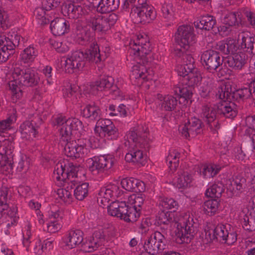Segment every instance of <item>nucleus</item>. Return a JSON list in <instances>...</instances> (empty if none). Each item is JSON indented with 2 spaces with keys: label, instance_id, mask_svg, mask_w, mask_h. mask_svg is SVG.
<instances>
[{
  "label": "nucleus",
  "instance_id": "3",
  "mask_svg": "<svg viewBox=\"0 0 255 255\" xmlns=\"http://www.w3.org/2000/svg\"><path fill=\"white\" fill-rule=\"evenodd\" d=\"M85 60L98 63L101 61L99 47L94 42L85 53L81 51H76L69 54L66 59L62 61V66L66 72L72 73L83 68Z\"/></svg>",
  "mask_w": 255,
  "mask_h": 255
},
{
  "label": "nucleus",
  "instance_id": "11",
  "mask_svg": "<svg viewBox=\"0 0 255 255\" xmlns=\"http://www.w3.org/2000/svg\"><path fill=\"white\" fill-rule=\"evenodd\" d=\"M116 161L111 154L95 156L88 160V167L92 172H103L111 169Z\"/></svg>",
  "mask_w": 255,
  "mask_h": 255
},
{
  "label": "nucleus",
  "instance_id": "24",
  "mask_svg": "<svg viewBox=\"0 0 255 255\" xmlns=\"http://www.w3.org/2000/svg\"><path fill=\"white\" fill-rule=\"evenodd\" d=\"M228 162H225L224 164H222L221 162L219 164L214 163H204L201 164L199 167V174L205 179H208L213 177L224 166L227 165Z\"/></svg>",
  "mask_w": 255,
  "mask_h": 255
},
{
  "label": "nucleus",
  "instance_id": "48",
  "mask_svg": "<svg viewBox=\"0 0 255 255\" xmlns=\"http://www.w3.org/2000/svg\"><path fill=\"white\" fill-rule=\"evenodd\" d=\"M184 79L187 81L186 84L188 87H194L200 83L202 77L200 72L195 68Z\"/></svg>",
  "mask_w": 255,
  "mask_h": 255
},
{
  "label": "nucleus",
  "instance_id": "42",
  "mask_svg": "<svg viewBox=\"0 0 255 255\" xmlns=\"http://www.w3.org/2000/svg\"><path fill=\"white\" fill-rule=\"evenodd\" d=\"M140 211L126 205V210L122 219L127 222H135L140 217Z\"/></svg>",
  "mask_w": 255,
  "mask_h": 255
},
{
  "label": "nucleus",
  "instance_id": "62",
  "mask_svg": "<svg viewBox=\"0 0 255 255\" xmlns=\"http://www.w3.org/2000/svg\"><path fill=\"white\" fill-rule=\"evenodd\" d=\"M61 228V225L57 221L51 220L43 228L44 231L50 233H55Z\"/></svg>",
  "mask_w": 255,
  "mask_h": 255
},
{
  "label": "nucleus",
  "instance_id": "52",
  "mask_svg": "<svg viewBox=\"0 0 255 255\" xmlns=\"http://www.w3.org/2000/svg\"><path fill=\"white\" fill-rule=\"evenodd\" d=\"M223 185L221 183H214L206 191L205 194L209 197H219L223 192Z\"/></svg>",
  "mask_w": 255,
  "mask_h": 255
},
{
  "label": "nucleus",
  "instance_id": "60",
  "mask_svg": "<svg viewBox=\"0 0 255 255\" xmlns=\"http://www.w3.org/2000/svg\"><path fill=\"white\" fill-rule=\"evenodd\" d=\"M30 164V159L26 155H22L20 159L18 162L17 169L21 172L22 171H26L29 167Z\"/></svg>",
  "mask_w": 255,
  "mask_h": 255
},
{
  "label": "nucleus",
  "instance_id": "54",
  "mask_svg": "<svg viewBox=\"0 0 255 255\" xmlns=\"http://www.w3.org/2000/svg\"><path fill=\"white\" fill-rule=\"evenodd\" d=\"M255 213V210L253 209L251 211L250 215H246L244 218L243 227L245 230L253 231L255 230V218L253 217V214Z\"/></svg>",
  "mask_w": 255,
  "mask_h": 255
},
{
  "label": "nucleus",
  "instance_id": "17",
  "mask_svg": "<svg viewBox=\"0 0 255 255\" xmlns=\"http://www.w3.org/2000/svg\"><path fill=\"white\" fill-rule=\"evenodd\" d=\"M201 60L205 68L212 71L216 70L223 63V59L218 52L207 50L201 55Z\"/></svg>",
  "mask_w": 255,
  "mask_h": 255
},
{
  "label": "nucleus",
  "instance_id": "35",
  "mask_svg": "<svg viewBox=\"0 0 255 255\" xmlns=\"http://www.w3.org/2000/svg\"><path fill=\"white\" fill-rule=\"evenodd\" d=\"M126 203L125 201H116L113 202L108 206L109 214L112 216L117 217L122 219L126 210Z\"/></svg>",
  "mask_w": 255,
  "mask_h": 255
},
{
  "label": "nucleus",
  "instance_id": "21",
  "mask_svg": "<svg viewBox=\"0 0 255 255\" xmlns=\"http://www.w3.org/2000/svg\"><path fill=\"white\" fill-rule=\"evenodd\" d=\"M130 77L137 80L136 84L140 85L152 79V71H148L144 65L137 63L133 66Z\"/></svg>",
  "mask_w": 255,
  "mask_h": 255
},
{
  "label": "nucleus",
  "instance_id": "63",
  "mask_svg": "<svg viewBox=\"0 0 255 255\" xmlns=\"http://www.w3.org/2000/svg\"><path fill=\"white\" fill-rule=\"evenodd\" d=\"M11 25L8 15L4 11L0 10V26L3 29H6Z\"/></svg>",
  "mask_w": 255,
  "mask_h": 255
},
{
  "label": "nucleus",
  "instance_id": "16",
  "mask_svg": "<svg viewBox=\"0 0 255 255\" xmlns=\"http://www.w3.org/2000/svg\"><path fill=\"white\" fill-rule=\"evenodd\" d=\"M93 133L95 135L91 136L89 139L91 147L93 148L99 146L101 139L107 138L108 139H115L119 136L117 128H94Z\"/></svg>",
  "mask_w": 255,
  "mask_h": 255
},
{
  "label": "nucleus",
  "instance_id": "23",
  "mask_svg": "<svg viewBox=\"0 0 255 255\" xmlns=\"http://www.w3.org/2000/svg\"><path fill=\"white\" fill-rule=\"evenodd\" d=\"M113 83V79L111 77H105L88 85L87 89H85L84 86L79 88L81 90L83 89L86 93H95L97 91H102L110 89L112 87Z\"/></svg>",
  "mask_w": 255,
  "mask_h": 255
},
{
  "label": "nucleus",
  "instance_id": "57",
  "mask_svg": "<svg viewBox=\"0 0 255 255\" xmlns=\"http://www.w3.org/2000/svg\"><path fill=\"white\" fill-rule=\"evenodd\" d=\"M31 226L29 224H27L23 230V240L22 244L23 247L26 248L27 251H29V247L31 240Z\"/></svg>",
  "mask_w": 255,
  "mask_h": 255
},
{
  "label": "nucleus",
  "instance_id": "33",
  "mask_svg": "<svg viewBox=\"0 0 255 255\" xmlns=\"http://www.w3.org/2000/svg\"><path fill=\"white\" fill-rule=\"evenodd\" d=\"M232 54V55L229 56L227 59L228 66L235 70H241L246 63L247 56L245 53L240 51Z\"/></svg>",
  "mask_w": 255,
  "mask_h": 255
},
{
  "label": "nucleus",
  "instance_id": "20",
  "mask_svg": "<svg viewBox=\"0 0 255 255\" xmlns=\"http://www.w3.org/2000/svg\"><path fill=\"white\" fill-rule=\"evenodd\" d=\"M193 175L187 170H180L173 180V185L180 192H183L192 186Z\"/></svg>",
  "mask_w": 255,
  "mask_h": 255
},
{
  "label": "nucleus",
  "instance_id": "4",
  "mask_svg": "<svg viewBox=\"0 0 255 255\" xmlns=\"http://www.w3.org/2000/svg\"><path fill=\"white\" fill-rule=\"evenodd\" d=\"M60 142L65 145V154L72 158H78L84 156L89 152L88 141L86 139H79L71 140L72 137V128H60Z\"/></svg>",
  "mask_w": 255,
  "mask_h": 255
},
{
  "label": "nucleus",
  "instance_id": "32",
  "mask_svg": "<svg viewBox=\"0 0 255 255\" xmlns=\"http://www.w3.org/2000/svg\"><path fill=\"white\" fill-rule=\"evenodd\" d=\"M122 187L128 191L142 192L144 190V182L133 178H125L121 181Z\"/></svg>",
  "mask_w": 255,
  "mask_h": 255
},
{
  "label": "nucleus",
  "instance_id": "49",
  "mask_svg": "<svg viewBox=\"0 0 255 255\" xmlns=\"http://www.w3.org/2000/svg\"><path fill=\"white\" fill-rule=\"evenodd\" d=\"M43 5V1L41 7H37L34 12V14L35 16L37 22L41 24L44 25L48 23L49 19L46 14V11H48Z\"/></svg>",
  "mask_w": 255,
  "mask_h": 255
},
{
  "label": "nucleus",
  "instance_id": "10",
  "mask_svg": "<svg viewBox=\"0 0 255 255\" xmlns=\"http://www.w3.org/2000/svg\"><path fill=\"white\" fill-rule=\"evenodd\" d=\"M130 16L134 23L144 24L151 22L156 18V11L152 5L133 7Z\"/></svg>",
  "mask_w": 255,
  "mask_h": 255
},
{
  "label": "nucleus",
  "instance_id": "13",
  "mask_svg": "<svg viewBox=\"0 0 255 255\" xmlns=\"http://www.w3.org/2000/svg\"><path fill=\"white\" fill-rule=\"evenodd\" d=\"M166 243L165 237L159 232H154L145 241L144 249L151 255L164 249Z\"/></svg>",
  "mask_w": 255,
  "mask_h": 255
},
{
  "label": "nucleus",
  "instance_id": "1",
  "mask_svg": "<svg viewBox=\"0 0 255 255\" xmlns=\"http://www.w3.org/2000/svg\"><path fill=\"white\" fill-rule=\"evenodd\" d=\"M179 214L174 212H164L163 211L159 213L158 222L160 225H168L175 222L177 223V227L173 234V238L179 244L189 243L193 239L195 235L193 227V218L189 214H185L179 219L177 220L175 217Z\"/></svg>",
  "mask_w": 255,
  "mask_h": 255
},
{
  "label": "nucleus",
  "instance_id": "41",
  "mask_svg": "<svg viewBox=\"0 0 255 255\" xmlns=\"http://www.w3.org/2000/svg\"><path fill=\"white\" fill-rule=\"evenodd\" d=\"M219 206L220 203L218 200H208L202 206L203 211L207 215L212 216L218 212Z\"/></svg>",
  "mask_w": 255,
  "mask_h": 255
},
{
  "label": "nucleus",
  "instance_id": "15",
  "mask_svg": "<svg viewBox=\"0 0 255 255\" xmlns=\"http://www.w3.org/2000/svg\"><path fill=\"white\" fill-rule=\"evenodd\" d=\"M84 238V233L80 230L69 231L61 239L60 245L66 250L74 249L80 245Z\"/></svg>",
  "mask_w": 255,
  "mask_h": 255
},
{
  "label": "nucleus",
  "instance_id": "51",
  "mask_svg": "<svg viewBox=\"0 0 255 255\" xmlns=\"http://www.w3.org/2000/svg\"><path fill=\"white\" fill-rule=\"evenodd\" d=\"M179 103H182L184 105L190 104L191 103V98L192 97V91L191 88L183 87L179 88Z\"/></svg>",
  "mask_w": 255,
  "mask_h": 255
},
{
  "label": "nucleus",
  "instance_id": "25",
  "mask_svg": "<svg viewBox=\"0 0 255 255\" xmlns=\"http://www.w3.org/2000/svg\"><path fill=\"white\" fill-rule=\"evenodd\" d=\"M21 74L20 76L22 84L26 86H34L37 85L40 81V78L37 71L32 68L21 69Z\"/></svg>",
  "mask_w": 255,
  "mask_h": 255
},
{
  "label": "nucleus",
  "instance_id": "36",
  "mask_svg": "<svg viewBox=\"0 0 255 255\" xmlns=\"http://www.w3.org/2000/svg\"><path fill=\"white\" fill-rule=\"evenodd\" d=\"M216 23L215 18L209 15H203L196 20L194 24L196 28L206 30H211Z\"/></svg>",
  "mask_w": 255,
  "mask_h": 255
},
{
  "label": "nucleus",
  "instance_id": "61",
  "mask_svg": "<svg viewBox=\"0 0 255 255\" xmlns=\"http://www.w3.org/2000/svg\"><path fill=\"white\" fill-rule=\"evenodd\" d=\"M252 90L248 88H243L237 90L234 92V96L237 99H246L250 98L252 94Z\"/></svg>",
  "mask_w": 255,
  "mask_h": 255
},
{
  "label": "nucleus",
  "instance_id": "46",
  "mask_svg": "<svg viewBox=\"0 0 255 255\" xmlns=\"http://www.w3.org/2000/svg\"><path fill=\"white\" fill-rule=\"evenodd\" d=\"M244 182L245 179L237 177L227 181L226 184V188L232 194H235L237 191L242 189Z\"/></svg>",
  "mask_w": 255,
  "mask_h": 255
},
{
  "label": "nucleus",
  "instance_id": "18",
  "mask_svg": "<svg viewBox=\"0 0 255 255\" xmlns=\"http://www.w3.org/2000/svg\"><path fill=\"white\" fill-rule=\"evenodd\" d=\"M86 22L87 25L95 31H105L110 27L107 18L102 14H92L86 18Z\"/></svg>",
  "mask_w": 255,
  "mask_h": 255
},
{
  "label": "nucleus",
  "instance_id": "30",
  "mask_svg": "<svg viewBox=\"0 0 255 255\" xmlns=\"http://www.w3.org/2000/svg\"><path fill=\"white\" fill-rule=\"evenodd\" d=\"M217 106L218 112L223 114L228 118L233 119L237 115V111L235 104L231 102L227 101V100H222Z\"/></svg>",
  "mask_w": 255,
  "mask_h": 255
},
{
  "label": "nucleus",
  "instance_id": "37",
  "mask_svg": "<svg viewBox=\"0 0 255 255\" xmlns=\"http://www.w3.org/2000/svg\"><path fill=\"white\" fill-rule=\"evenodd\" d=\"M161 12L166 25L170 26L173 24L175 17V10L171 3L165 2L161 7Z\"/></svg>",
  "mask_w": 255,
  "mask_h": 255
},
{
  "label": "nucleus",
  "instance_id": "8",
  "mask_svg": "<svg viewBox=\"0 0 255 255\" xmlns=\"http://www.w3.org/2000/svg\"><path fill=\"white\" fill-rule=\"evenodd\" d=\"M66 162L64 160L59 161L55 166L53 178L64 186H65L66 183L70 184V182L74 185L73 182L75 180H72V178L77 177L78 167L69 165V169H66Z\"/></svg>",
  "mask_w": 255,
  "mask_h": 255
},
{
  "label": "nucleus",
  "instance_id": "5",
  "mask_svg": "<svg viewBox=\"0 0 255 255\" xmlns=\"http://www.w3.org/2000/svg\"><path fill=\"white\" fill-rule=\"evenodd\" d=\"M150 51L148 37L144 33L136 34L129 43V55L135 61L144 59Z\"/></svg>",
  "mask_w": 255,
  "mask_h": 255
},
{
  "label": "nucleus",
  "instance_id": "56",
  "mask_svg": "<svg viewBox=\"0 0 255 255\" xmlns=\"http://www.w3.org/2000/svg\"><path fill=\"white\" fill-rule=\"evenodd\" d=\"M14 149L13 143L8 139L4 140L2 142L0 141V155H10Z\"/></svg>",
  "mask_w": 255,
  "mask_h": 255
},
{
  "label": "nucleus",
  "instance_id": "19",
  "mask_svg": "<svg viewBox=\"0 0 255 255\" xmlns=\"http://www.w3.org/2000/svg\"><path fill=\"white\" fill-rule=\"evenodd\" d=\"M241 12H228L221 19V24L218 27L219 31L223 35H227L230 31V27L242 22Z\"/></svg>",
  "mask_w": 255,
  "mask_h": 255
},
{
  "label": "nucleus",
  "instance_id": "9",
  "mask_svg": "<svg viewBox=\"0 0 255 255\" xmlns=\"http://www.w3.org/2000/svg\"><path fill=\"white\" fill-rule=\"evenodd\" d=\"M21 74V69L15 67L11 73L7 75L8 79V90L11 96L12 103L18 102L22 97L23 92L21 89L22 80L20 79Z\"/></svg>",
  "mask_w": 255,
  "mask_h": 255
},
{
  "label": "nucleus",
  "instance_id": "44",
  "mask_svg": "<svg viewBox=\"0 0 255 255\" xmlns=\"http://www.w3.org/2000/svg\"><path fill=\"white\" fill-rule=\"evenodd\" d=\"M144 201V197L141 194H133L128 196L127 205L141 210V206Z\"/></svg>",
  "mask_w": 255,
  "mask_h": 255
},
{
  "label": "nucleus",
  "instance_id": "64",
  "mask_svg": "<svg viewBox=\"0 0 255 255\" xmlns=\"http://www.w3.org/2000/svg\"><path fill=\"white\" fill-rule=\"evenodd\" d=\"M76 87H72L71 86H68L63 89V96L67 100L70 99L71 101H74L76 98V91L75 89Z\"/></svg>",
  "mask_w": 255,
  "mask_h": 255
},
{
  "label": "nucleus",
  "instance_id": "47",
  "mask_svg": "<svg viewBox=\"0 0 255 255\" xmlns=\"http://www.w3.org/2000/svg\"><path fill=\"white\" fill-rule=\"evenodd\" d=\"M13 49L14 46L12 41L10 40L8 36L0 35V50L4 54V53H7V57H9Z\"/></svg>",
  "mask_w": 255,
  "mask_h": 255
},
{
  "label": "nucleus",
  "instance_id": "43",
  "mask_svg": "<svg viewBox=\"0 0 255 255\" xmlns=\"http://www.w3.org/2000/svg\"><path fill=\"white\" fill-rule=\"evenodd\" d=\"M38 55L37 50L33 46L25 48L20 55V59L25 63L33 62Z\"/></svg>",
  "mask_w": 255,
  "mask_h": 255
},
{
  "label": "nucleus",
  "instance_id": "50",
  "mask_svg": "<svg viewBox=\"0 0 255 255\" xmlns=\"http://www.w3.org/2000/svg\"><path fill=\"white\" fill-rule=\"evenodd\" d=\"M234 88L232 87V82L227 81L221 86L219 91V97L221 100H228L232 93H234Z\"/></svg>",
  "mask_w": 255,
  "mask_h": 255
},
{
  "label": "nucleus",
  "instance_id": "29",
  "mask_svg": "<svg viewBox=\"0 0 255 255\" xmlns=\"http://www.w3.org/2000/svg\"><path fill=\"white\" fill-rule=\"evenodd\" d=\"M254 37L253 34L249 31H243L238 35L236 44L237 49L240 47L241 49L247 48L249 52H252L254 48Z\"/></svg>",
  "mask_w": 255,
  "mask_h": 255
},
{
  "label": "nucleus",
  "instance_id": "40",
  "mask_svg": "<svg viewBox=\"0 0 255 255\" xmlns=\"http://www.w3.org/2000/svg\"><path fill=\"white\" fill-rule=\"evenodd\" d=\"M180 154V152L178 149H172L169 150L166 161L171 170H175L178 167Z\"/></svg>",
  "mask_w": 255,
  "mask_h": 255
},
{
  "label": "nucleus",
  "instance_id": "12",
  "mask_svg": "<svg viewBox=\"0 0 255 255\" xmlns=\"http://www.w3.org/2000/svg\"><path fill=\"white\" fill-rule=\"evenodd\" d=\"M123 193V191L120 189L118 183H110L101 188L97 201L101 205L107 206L111 200L120 197Z\"/></svg>",
  "mask_w": 255,
  "mask_h": 255
},
{
  "label": "nucleus",
  "instance_id": "28",
  "mask_svg": "<svg viewBox=\"0 0 255 255\" xmlns=\"http://www.w3.org/2000/svg\"><path fill=\"white\" fill-rule=\"evenodd\" d=\"M195 69L194 66V59L191 55H184L182 64L178 65L176 67V71L180 76L184 79L188 74Z\"/></svg>",
  "mask_w": 255,
  "mask_h": 255
},
{
  "label": "nucleus",
  "instance_id": "7",
  "mask_svg": "<svg viewBox=\"0 0 255 255\" xmlns=\"http://www.w3.org/2000/svg\"><path fill=\"white\" fill-rule=\"evenodd\" d=\"M229 225L218 224L213 231H205V239L207 242H210L214 239L224 241L229 245L236 242L237 234L234 232H229Z\"/></svg>",
  "mask_w": 255,
  "mask_h": 255
},
{
  "label": "nucleus",
  "instance_id": "27",
  "mask_svg": "<svg viewBox=\"0 0 255 255\" xmlns=\"http://www.w3.org/2000/svg\"><path fill=\"white\" fill-rule=\"evenodd\" d=\"M105 239L104 235L100 232L94 233L92 239L87 241L83 246V250L85 252H91L104 244Z\"/></svg>",
  "mask_w": 255,
  "mask_h": 255
},
{
  "label": "nucleus",
  "instance_id": "26",
  "mask_svg": "<svg viewBox=\"0 0 255 255\" xmlns=\"http://www.w3.org/2000/svg\"><path fill=\"white\" fill-rule=\"evenodd\" d=\"M50 29L53 35L60 36L69 32L70 24L64 18H56L51 21Z\"/></svg>",
  "mask_w": 255,
  "mask_h": 255
},
{
  "label": "nucleus",
  "instance_id": "59",
  "mask_svg": "<svg viewBox=\"0 0 255 255\" xmlns=\"http://www.w3.org/2000/svg\"><path fill=\"white\" fill-rule=\"evenodd\" d=\"M51 44L58 52L65 53L69 50V47L66 43L60 40H52Z\"/></svg>",
  "mask_w": 255,
  "mask_h": 255
},
{
  "label": "nucleus",
  "instance_id": "45",
  "mask_svg": "<svg viewBox=\"0 0 255 255\" xmlns=\"http://www.w3.org/2000/svg\"><path fill=\"white\" fill-rule=\"evenodd\" d=\"M71 191L65 189H58L54 195L56 199L59 202H63L66 204H70L72 202L73 197Z\"/></svg>",
  "mask_w": 255,
  "mask_h": 255
},
{
  "label": "nucleus",
  "instance_id": "53",
  "mask_svg": "<svg viewBox=\"0 0 255 255\" xmlns=\"http://www.w3.org/2000/svg\"><path fill=\"white\" fill-rule=\"evenodd\" d=\"M100 110L95 105H88L83 110V115L87 118L95 119L98 117Z\"/></svg>",
  "mask_w": 255,
  "mask_h": 255
},
{
  "label": "nucleus",
  "instance_id": "14",
  "mask_svg": "<svg viewBox=\"0 0 255 255\" xmlns=\"http://www.w3.org/2000/svg\"><path fill=\"white\" fill-rule=\"evenodd\" d=\"M7 195L8 188L6 187L0 188V223L9 221V219L15 218L17 214L16 208H9L7 203Z\"/></svg>",
  "mask_w": 255,
  "mask_h": 255
},
{
  "label": "nucleus",
  "instance_id": "39",
  "mask_svg": "<svg viewBox=\"0 0 255 255\" xmlns=\"http://www.w3.org/2000/svg\"><path fill=\"white\" fill-rule=\"evenodd\" d=\"M159 208L160 210L165 211L166 210H173V212L178 209V203L172 198L160 197L158 202Z\"/></svg>",
  "mask_w": 255,
  "mask_h": 255
},
{
  "label": "nucleus",
  "instance_id": "22",
  "mask_svg": "<svg viewBox=\"0 0 255 255\" xmlns=\"http://www.w3.org/2000/svg\"><path fill=\"white\" fill-rule=\"evenodd\" d=\"M97 10L107 13L116 9L119 6L120 0H87Z\"/></svg>",
  "mask_w": 255,
  "mask_h": 255
},
{
  "label": "nucleus",
  "instance_id": "6",
  "mask_svg": "<svg viewBox=\"0 0 255 255\" xmlns=\"http://www.w3.org/2000/svg\"><path fill=\"white\" fill-rule=\"evenodd\" d=\"M175 40L181 52L188 51L190 46L196 42L193 28L188 25H180L175 34Z\"/></svg>",
  "mask_w": 255,
  "mask_h": 255
},
{
  "label": "nucleus",
  "instance_id": "55",
  "mask_svg": "<svg viewBox=\"0 0 255 255\" xmlns=\"http://www.w3.org/2000/svg\"><path fill=\"white\" fill-rule=\"evenodd\" d=\"M89 191V184L83 183L78 185L74 190V196L77 199L83 200L88 196Z\"/></svg>",
  "mask_w": 255,
  "mask_h": 255
},
{
  "label": "nucleus",
  "instance_id": "31",
  "mask_svg": "<svg viewBox=\"0 0 255 255\" xmlns=\"http://www.w3.org/2000/svg\"><path fill=\"white\" fill-rule=\"evenodd\" d=\"M53 126L57 127H63L69 128H77L81 127L82 123L77 118H70L67 119L62 115H59L53 120Z\"/></svg>",
  "mask_w": 255,
  "mask_h": 255
},
{
  "label": "nucleus",
  "instance_id": "34",
  "mask_svg": "<svg viewBox=\"0 0 255 255\" xmlns=\"http://www.w3.org/2000/svg\"><path fill=\"white\" fill-rule=\"evenodd\" d=\"M157 100L160 106L161 109L171 111L174 109L177 105L176 99L172 95H162L158 94L157 95Z\"/></svg>",
  "mask_w": 255,
  "mask_h": 255
},
{
  "label": "nucleus",
  "instance_id": "2",
  "mask_svg": "<svg viewBox=\"0 0 255 255\" xmlns=\"http://www.w3.org/2000/svg\"><path fill=\"white\" fill-rule=\"evenodd\" d=\"M148 133L146 130H138L137 128L130 129L126 135L125 146L129 152L125 156L128 162H132L144 164L146 155L143 153L141 149L147 147L149 142Z\"/></svg>",
  "mask_w": 255,
  "mask_h": 255
},
{
  "label": "nucleus",
  "instance_id": "38",
  "mask_svg": "<svg viewBox=\"0 0 255 255\" xmlns=\"http://www.w3.org/2000/svg\"><path fill=\"white\" fill-rule=\"evenodd\" d=\"M217 49L225 54L235 52L237 51L236 40L229 38L226 40L220 41L217 44Z\"/></svg>",
  "mask_w": 255,
  "mask_h": 255
},
{
  "label": "nucleus",
  "instance_id": "58",
  "mask_svg": "<svg viewBox=\"0 0 255 255\" xmlns=\"http://www.w3.org/2000/svg\"><path fill=\"white\" fill-rule=\"evenodd\" d=\"M216 111L212 108L208 106H204L202 109V116L205 118L208 122L214 121L216 118Z\"/></svg>",
  "mask_w": 255,
  "mask_h": 255
}]
</instances>
